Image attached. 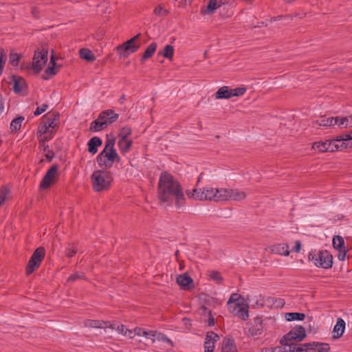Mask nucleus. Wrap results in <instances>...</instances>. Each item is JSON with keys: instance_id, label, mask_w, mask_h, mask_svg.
<instances>
[{"instance_id": "a878e982", "label": "nucleus", "mask_w": 352, "mask_h": 352, "mask_svg": "<svg viewBox=\"0 0 352 352\" xmlns=\"http://www.w3.org/2000/svg\"><path fill=\"white\" fill-rule=\"evenodd\" d=\"M133 143V140H118V146L121 154L124 155L127 153L131 150Z\"/></svg>"}, {"instance_id": "aec40b11", "label": "nucleus", "mask_w": 352, "mask_h": 352, "mask_svg": "<svg viewBox=\"0 0 352 352\" xmlns=\"http://www.w3.org/2000/svg\"><path fill=\"white\" fill-rule=\"evenodd\" d=\"M218 8L217 0H209L206 6L201 7L200 14L201 15L212 14L214 13Z\"/></svg>"}, {"instance_id": "ddd939ff", "label": "nucleus", "mask_w": 352, "mask_h": 352, "mask_svg": "<svg viewBox=\"0 0 352 352\" xmlns=\"http://www.w3.org/2000/svg\"><path fill=\"white\" fill-rule=\"evenodd\" d=\"M119 118V114L116 113L113 109H107L101 111L98 115V118L101 122H107V127L115 122Z\"/></svg>"}, {"instance_id": "f704fd0d", "label": "nucleus", "mask_w": 352, "mask_h": 352, "mask_svg": "<svg viewBox=\"0 0 352 352\" xmlns=\"http://www.w3.org/2000/svg\"><path fill=\"white\" fill-rule=\"evenodd\" d=\"M155 340H157L159 341H162L163 342L166 343L169 347L173 346V342H172V340L170 338H168L164 333H162L161 332H158L157 331H155L154 338L153 339V342H154L155 341Z\"/></svg>"}, {"instance_id": "79ce46f5", "label": "nucleus", "mask_w": 352, "mask_h": 352, "mask_svg": "<svg viewBox=\"0 0 352 352\" xmlns=\"http://www.w3.org/2000/svg\"><path fill=\"white\" fill-rule=\"evenodd\" d=\"M305 315L299 312H290L285 314V318L288 321L303 320Z\"/></svg>"}, {"instance_id": "423d86ee", "label": "nucleus", "mask_w": 352, "mask_h": 352, "mask_svg": "<svg viewBox=\"0 0 352 352\" xmlns=\"http://www.w3.org/2000/svg\"><path fill=\"white\" fill-rule=\"evenodd\" d=\"M296 352H328L329 344L325 342L295 343Z\"/></svg>"}, {"instance_id": "f03ea898", "label": "nucleus", "mask_w": 352, "mask_h": 352, "mask_svg": "<svg viewBox=\"0 0 352 352\" xmlns=\"http://www.w3.org/2000/svg\"><path fill=\"white\" fill-rule=\"evenodd\" d=\"M186 195L191 199L199 201H221L227 200L226 188L205 187L199 189L188 190Z\"/></svg>"}, {"instance_id": "1a4fd4ad", "label": "nucleus", "mask_w": 352, "mask_h": 352, "mask_svg": "<svg viewBox=\"0 0 352 352\" xmlns=\"http://www.w3.org/2000/svg\"><path fill=\"white\" fill-rule=\"evenodd\" d=\"M306 336L305 330L302 326H296L283 337L286 343H296L301 341Z\"/></svg>"}, {"instance_id": "4be33fe9", "label": "nucleus", "mask_w": 352, "mask_h": 352, "mask_svg": "<svg viewBox=\"0 0 352 352\" xmlns=\"http://www.w3.org/2000/svg\"><path fill=\"white\" fill-rule=\"evenodd\" d=\"M177 283L182 289H186L190 287L193 280L187 273H184L177 277Z\"/></svg>"}, {"instance_id": "69168bd1", "label": "nucleus", "mask_w": 352, "mask_h": 352, "mask_svg": "<svg viewBox=\"0 0 352 352\" xmlns=\"http://www.w3.org/2000/svg\"><path fill=\"white\" fill-rule=\"evenodd\" d=\"M301 248V243L300 241L295 242V245L292 248V251L295 252H299Z\"/></svg>"}, {"instance_id": "5701e85b", "label": "nucleus", "mask_w": 352, "mask_h": 352, "mask_svg": "<svg viewBox=\"0 0 352 352\" xmlns=\"http://www.w3.org/2000/svg\"><path fill=\"white\" fill-rule=\"evenodd\" d=\"M157 43L155 42H152L145 50V51L144 52L141 58H140V63L141 64H144V62L151 58L156 50H157Z\"/></svg>"}, {"instance_id": "a211bd4d", "label": "nucleus", "mask_w": 352, "mask_h": 352, "mask_svg": "<svg viewBox=\"0 0 352 352\" xmlns=\"http://www.w3.org/2000/svg\"><path fill=\"white\" fill-rule=\"evenodd\" d=\"M336 136L333 138L332 140H327V152L342 151L349 148V146L343 141L340 142V146H336V142H339L336 141Z\"/></svg>"}, {"instance_id": "13d9d810", "label": "nucleus", "mask_w": 352, "mask_h": 352, "mask_svg": "<svg viewBox=\"0 0 352 352\" xmlns=\"http://www.w3.org/2000/svg\"><path fill=\"white\" fill-rule=\"evenodd\" d=\"M210 277L212 280H214L217 283H220L222 280V277L220 273L216 271H212L210 273Z\"/></svg>"}, {"instance_id": "a19ab883", "label": "nucleus", "mask_w": 352, "mask_h": 352, "mask_svg": "<svg viewBox=\"0 0 352 352\" xmlns=\"http://www.w3.org/2000/svg\"><path fill=\"white\" fill-rule=\"evenodd\" d=\"M116 140V139L115 136L113 135V133H111L110 134H107V140L105 142V146H104V149L109 150V151H116L114 147Z\"/></svg>"}, {"instance_id": "dca6fc26", "label": "nucleus", "mask_w": 352, "mask_h": 352, "mask_svg": "<svg viewBox=\"0 0 352 352\" xmlns=\"http://www.w3.org/2000/svg\"><path fill=\"white\" fill-rule=\"evenodd\" d=\"M59 118L60 113L57 111H54L52 114L47 113V114L43 116L41 120H46V122L48 123V126H51V128L57 131L59 128V123H55V122L58 120Z\"/></svg>"}, {"instance_id": "f3484780", "label": "nucleus", "mask_w": 352, "mask_h": 352, "mask_svg": "<svg viewBox=\"0 0 352 352\" xmlns=\"http://www.w3.org/2000/svg\"><path fill=\"white\" fill-rule=\"evenodd\" d=\"M10 78L13 82L12 90L15 94H21L23 87H27V83L23 77L12 74L10 76Z\"/></svg>"}, {"instance_id": "c85d7f7f", "label": "nucleus", "mask_w": 352, "mask_h": 352, "mask_svg": "<svg viewBox=\"0 0 352 352\" xmlns=\"http://www.w3.org/2000/svg\"><path fill=\"white\" fill-rule=\"evenodd\" d=\"M80 58L87 62H93L96 60V56L93 52L88 48H81L79 50Z\"/></svg>"}, {"instance_id": "ea45409f", "label": "nucleus", "mask_w": 352, "mask_h": 352, "mask_svg": "<svg viewBox=\"0 0 352 352\" xmlns=\"http://www.w3.org/2000/svg\"><path fill=\"white\" fill-rule=\"evenodd\" d=\"M332 242L333 248L338 251L345 248L344 239L339 235L334 236Z\"/></svg>"}, {"instance_id": "0e129e2a", "label": "nucleus", "mask_w": 352, "mask_h": 352, "mask_svg": "<svg viewBox=\"0 0 352 352\" xmlns=\"http://www.w3.org/2000/svg\"><path fill=\"white\" fill-rule=\"evenodd\" d=\"M45 157L48 162H51L54 157V152L52 150H47Z\"/></svg>"}, {"instance_id": "6e6552de", "label": "nucleus", "mask_w": 352, "mask_h": 352, "mask_svg": "<svg viewBox=\"0 0 352 352\" xmlns=\"http://www.w3.org/2000/svg\"><path fill=\"white\" fill-rule=\"evenodd\" d=\"M45 256V249L43 248H37L32 254L26 267V274H32L37 269Z\"/></svg>"}, {"instance_id": "774afa93", "label": "nucleus", "mask_w": 352, "mask_h": 352, "mask_svg": "<svg viewBox=\"0 0 352 352\" xmlns=\"http://www.w3.org/2000/svg\"><path fill=\"white\" fill-rule=\"evenodd\" d=\"M135 335H136L135 333V329L133 331V330L126 329L124 331V336H128L130 338H133Z\"/></svg>"}, {"instance_id": "9d476101", "label": "nucleus", "mask_w": 352, "mask_h": 352, "mask_svg": "<svg viewBox=\"0 0 352 352\" xmlns=\"http://www.w3.org/2000/svg\"><path fill=\"white\" fill-rule=\"evenodd\" d=\"M229 311L234 316H238L243 320H246L249 318L248 306L243 302H238V304L230 305L228 307Z\"/></svg>"}, {"instance_id": "8fccbe9b", "label": "nucleus", "mask_w": 352, "mask_h": 352, "mask_svg": "<svg viewBox=\"0 0 352 352\" xmlns=\"http://www.w3.org/2000/svg\"><path fill=\"white\" fill-rule=\"evenodd\" d=\"M21 56L16 53L11 52L9 55V63L13 67H16L19 65Z\"/></svg>"}, {"instance_id": "7ed1b4c3", "label": "nucleus", "mask_w": 352, "mask_h": 352, "mask_svg": "<svg viewBox=\"0 0 352 352\" xmlns=\"http://www.w3.org/2000/svg\"><path fill=\"white\" fill-rule=\"evenodd\" d=\"M141 34L138 33L116 47V51L120 58H126L131 54L136 52L139 50L140 43H136V41L138 40Z\"/></svg>"}, {"instance_id": "e433bc0d", "label": "nucleus", "mask_w": 352, "mask_h": 352, "mask_svg": "<svg viewBox=\"0 0 352 352\" xmlns=\"http://www.w3.org/2000/svg\"><path fill=\"white\" fill-rule=\"evenodd\" d=\"M335 140L338 141L339 142L343 141L346 144L350 146L349 148H352V130L350 131L348 133H343L340 135H337Z\"/></svg>"}, {"instance_id": "37998d69", "label": "nucleus", "mask_w": 352, "mask_h": 352, "mask_svg": "<svg viewBox=\"0 0 352 352\" xmlns=\"http://www.w3.org/2000/svg\"><path fill=\"white\" fill-rule=\"evenodd\" d=\"M56 177H43L40 183V188L45 190L56 182Z\"/></svg>"}, {"instance_id": "3c124183", "label": "nucleus", "mask_w": 352, "mask_h": 352, "mask_svg": "<svg viewBox=\"0 0 352 352\" xmlns=\"http://www.w3.org/2000/svg\"><path fill=\"white\" fill-rule=\"evenodd\" d=\"M312 148L320 152H327V140L325 142H316L313 144Z\"/></svg>"}, {"instance_id": "f257e3e1", "label": "nucleus", "mask_w": 352, "mask_h": 352, "mask_svg": "<svg viewBox=\"0 0 352 352\" xmlns=\"http://www.w3.org/2000/svg\"><path fill=\"white\" fill-rule=\"evenodd\" d=\"M158 194L161 202L170 205L175 200L178 208L184 204V195L179 183L174 177H160Z\"/></svg>"}, {"instance_id": "de8ad7c7", "label": "nucleus", "mask_w": 352, "mask_h": 352, "mask_svg": "<svg viewBox=\"0 0 352 352\" xmlns=\"http://www.w3.org/2000/svg\"><path fill=\"white\" fill-rule=\"evenodd\" d=\"M346 122H347V116L333 117V126L336 124L341 129H346V127H345V123H346Z\"/></svg>"}, {"instance_id": "c756f323", "label": "nucleus", "mask_w": 352, "mask_h": 352, "mask_svg": "<svg viewBox=\"0 0 352 352\" xmlns=\"http://www.w3.org/2000/svg\"><path fill=\"white\" fill-rule=\"evenodd\" d=\"M174 51L175 50L173 45H166L164 46L162 50L158 52L157 55L162 56L165 58L172 60L174 56Z\"/></svg>"}, {"instance_id": "09e8293b", "label": "nucleus", "mask_w": 352, "mask_h": 352, "mask_svg": "<svg viewBox=\"0 0 352 352\" xmlns=\"http://www.w3.org/2000/svg\"><path fill=\"white\" fill-rule=\"evenodd\" d=\"M7 57L6 53L3 48H0V76L2 74L6 63Z\"/></svg>"}, {"instance_id": "e2e57ef3", "label": "nucleus", "mask_w": 352, "mask_h": 352, "mask_svg": "<svg viewBox=\"0 0 352 352\" xmlns=\"http://www.w3.org/2000/svg\"><path fill=\"white\" fill-rule=\"evenodd\" d=\"M65 252H66V255L68 257H72L76 254L77 250L74 247L69 246L68 248H67Z\"/></svg>"}, {"instance_id": "9b49d317", "label": "nucleus", "mask_w": 352, "mask_h": 352, "mask_svg": "<svg viewBox=\"0 0 352 352\" xmlns=\"http://www.w3.org/2000/svg\"><path fill=\"white\" fill-rule=\"evenodd\" d=\"M93 188L96 192L107 190L112 183V177H91Z\"/></svg>"}, {"instance_id": "6ab92c4d", "label": "nucleus", "mask_w": 352, "mask_h": 352, "mask_svg": "<svg viewBox=\"0 0 352 352\" xmlns=\"http://www.w3.org/2000/svg\"><path fill=\"white\" fill-rule=\"evenodd\" d=\"M102 144V140L100 138L94 136L92 137L87 142L88 151L94 155L98 152V148Z\"/></svg>"}, {"instance_id": "0eeeda50", "label": "nucleus", "mask_w": 352, "mask_h": 352, "mask_svg": "<svg viewBox=\"0 0 352 352\" xmlns=\"http://www.w3.org/2000/svg\"><path fill=\"white\" fill-rule=\"evenodd\" d=\"M43 121L44 120H41L36 131V137L39 144L49 142L54 138L56 133V130H54L51 126H48L47 122Z\"/></svg>"}, {"instance_id": "bb28decb", "label": "nucleus", "mask_w": 352, "mask_h": 352, "mask_svg": "<svg viewBox=\"0 0 352 352\" xmlns=\"http://www.w3.org/2000/svg\"><path fill=\"white\" fill-rule=\"evenodd\" d=\"M214 96L215 98L219 100L230 99L231 98L230 88L228 86H223L217 91Z\"/></svg>"}, {"instance_id": "f8f14e48", "label": "nucleus", "mask_w": 352, "mask_h": 352, "mask_svg": "<svg viewBox=\"0 0 352 352\" xmlns=\"http://www.w3.org/2000/svg\"><path fill=\"white\" fill-rule=\"evenodd\" d=\"M263 331V324L261 318L256 317L254 318L250 327L248 330V335L252 337L258 336Z\"/></svg>"}, {"instance_id": "4d7b16f0", "label": "nucleus", "mask_w": 352, "mask_h": 352, "mask_svg": "<svg viewBox=\"0 0 352 352\" xmlns=\"http://www.w3.org/2000/svg\"><path fill=\"white\" fill-rule=\"evenodd\" d=\"M58 170L57 164H53L45 173L44 176H56Z\"/></svg>"}, {"instance_id": "4c0bfd02", "label": "nucleus", "mask_w": 352, "mask_h": 352, "mask_svg": "<svg viewBox=\"0 0 352 352\" xmlns=\"http://www.w3.org/2000/svg\"><path fill=\"white\" fill-rule=\"evenodd\" d=\"M85 324L87 327L92 328H105L108 327L107 325V322L96 320H87L85 322Z\"/></svg>"}, {"instance_id": "2eb2a0df", "label": "nucleus", "mask_w": 352, "mask_h": 352, "mask_svg": "<svg viewBox=\"0 0 352 352\" xmlns=\"http://www.w3.org/2000/svg\"><path fill=\"white\" fill-rule=\"evenodd\" d=\"M219 340L218 334L214 332L208 333L205 338L204 350L205 352H213L215 343Z\"/></svg>"}, {"instance_id": "39448f33", "label": "nucleus", "mask_w": 352, "mask_h": 352, "mask_svg": "<svg viewBox=\"0 0 352 352\" xmlns=\"http://www.w3.org/2000/svg\"><path fill=\"white\" fill-rule=\"evenodd\" d=\"M97 162L102 168H111L114 162L120 161V157L116 151L103 149L96 157Z\"/></svg>"}, {"instance_id": "58836bf2", "label": "nucleus", "mask_w": 352, "mask_h": 352, "mask_svg": "<svg viewBox=\"0 0 352 352\" xmlns=\"http://www.w3.org/2000/svg\"><path fill=\"white\" fill-rule=\"evenodd\" d=\"M221 352H237L234 342L231 340H223Z\"/></svg>"}, {"instance_id": "603ef678", "label": "nucleus", "mask_w": 352, "mask_h": 352, "mask_svg": "<svg viewBox=\"0 0 352 352\" xmlns=\"http://www.w3.org/2000/svg\"><path fill=\"white\" fill-rule=\"evenodd\" d=\"M247 91V88L242 87H237L235 89H230L231 91V98L233 96H243L245 91Z\"/></svg>"}, {"instance_id": "49530a36", "label": "nucleus", "mask_w": 352, "mask_h": 352, "mask_svg": "<svg viewBox=\"0 0 352 352\" xmlns=\"http://www.w3.org/2000/svg\"><path fill=\"white\" fill-rule=\"evenodd\" d=\"M244 301H245L244 299L241 296V295H239V294L234 293V294H231V296L227 302V305H228V307H229L230 305L238 304V302H239V303L243 302Z\"/></svg>"}, {"instance_id": "20e7f679", "label": "nucleus", "mask_w": 352, "mask_h": 352, "mask_svg": "<svg viewBox=\"0 0 352 352\" xmlns=\"http://www.w3.org/2000/svg\"><path fill=\"white\" fill-rule=\"evenodd\" d=\"M309 258L316 267L329 269L332 267L333 257L327 250H321L317 253H309Z\"/></svg>"}, {"instance_id": "4468645a", "label": "nucleus", "mask_w": 352, "mask_h": 352, "mask_svg": "<svg viewBox=\"0 0 352 352\" xmlns=\"http://www.w3.org/2000/svg\"><path fill=\"white\" fill-rule=\"evenodd\" d=\"M280 342V346L264 348L261 352H296L295 343L283 344L282 340Z\"/></svg>"}, {"instance_id": "bf43d9fd", "label": "nucleus", "mask_w": 352, "mask_h": 352, "mask_svg": "<svg viewBox=\"0 0 352 352\" xmlns=\"http://www.w3.org/2000/svg\"><path fill=\"white\" fill-rule=\"evenodd\" d=\"M48 108V104L45 103L43 104L41 107H38L36 110L34 111V115L35 116H38L41 113H44Z\"/></svg>"}, {"instance_id": "393cba45", "label": "nucleus", "mask_w": 352, "mask_h": 352, "mask_svg": "<svg viewBox=\"0 0 352 352\" xmlns=\"http://www.w3.org/2000/svg\"><path fill=\"white\" fill-rule=\"evenodd\" d=\"M226 192H227V193H226V194L228 195V196H226L227 200L230 198L234 201H241L245 198V194L243 191H239V190H234V189H227L226 188Z\"/></svg>"}, {"instance_id": "c9c22d12", "label": "nucleus", "mask_w": 352, "mask_h": 352, "mask_svg": "<svg viewBox=\"0 0 352 352\" xmlns=\"http://www.w3.org/2000/svg\"><path fill=\"white\" fill-rule=\"evenodd\" d=\"M58 66L49 65L45 70L44 74H42L41 77L43 80H49L52 76H55L58 70L56 69Z\"/></svg>"}, {"instance_id": "5fc2aeb1", "label": "nucleus", "mask_w": 352, "mask_h": 352, "mask_svg": "<svg viewBox=\"0 0 352 352\" xmlns=\"http://www.w3.org/2000/svg\"><path fill=\"white\" fill-rule=\"evenodd\" d=\"M154 13H155V15H157L158 16H166L169 13V11L167 10H165L161 6H157L154 9Z\"/></svg>"}, {"instance_id": "cd10ccee", "label": "nucleus", "mask_w": 352, "mask_h": 352, "mask_svg": "<svg viewBox=\"0 0 352 352\" xmlns=\"http://www.w3.org/2000/svg\"><path fill=\"white\" fill-rule=\"evenodd\" d=\"M47 55L48 47L47 44H45L42 45V49L41 50L38 49L34 52V57L37 56L38 60L43 61L42 65H45L47 61Z\"/></svg>"}, {"instance_id": "864d4df0", "label": "nucleus", "mask_w": 352, "mask_h": 352, "mask_svg": "<svg viewBox=\"0 0 352 352\" xmlns=\"http://www.w3.org/2000/svg\"><path fill=\"white\" fill-rule=\"evenodd\" d=\"M109 327L111 328L112 329H116L118 331V333L123 336H124V331L126 329L123 324H120L117 322L110 324Z\"/></svg>"}, {"instance_id": "b1692460", "label": "nucleus", "mask_w": 352, "mask_h": 352, "mask_svg": "<svg viewBox=\"0 0 352 352\" xmlns=\"http://www.w3.org/2000/svg\"><path fill=\"white\" fill-rule=\"evenodd\" d=\"M271 251L276 254L288 256L289 254V246L287 243H278L270 247Z\"/></svg>"}, {"instance_id": "c03bdc74", "label": "nucleus", "mask_w": 352, "mask_h": 352, "mask_svg": "<svg viewBox=\"0 0 352 352\" xmlns=\"http://www.w3.org/2000/svg\"><path fill=\"white\" fill-rule=\"evenodd\" d=\"M10 190L7 186H2L0 188V207L9 199Z\"/></svg>"}, {"instance_id": "338daca9", "label": "nucleus", "mask_w": 352, "mask_h": 352, "mask_svg": "<svg viewBox=\"0 0 352 352\" xmlns=\"http://www.w3.org/2000/svg\"><path fill=\"white\" fill-rule=\"evenodd\" d=\"M223 8H221L220 11H219V14L221 15V16L223 19H226V18L229 17L230 15H232V12H229L227 10L226 12H225V11H223Z\"/></svg>"}, {"instance_id": "052dcab7", "label": "nucleus", "mask_w": 352, "mask_h": 352, "mask_svg": "<svg viewBox=\"0 0 352 352\" xmlns=\"http://www.w3.org/2000/svg\"><path fill=\"white\" fill-rule=\"evenodd\" d=\"M320 124L322 126H333V117L322 119Z\"/></svg>"}, {"instance_id": "2f4dec72", "label": "nucleus", "mask_w": 352, "mask_h": 352, "mask_svg": "<svg viewBox=\"0 0 352 352\" xmlns=\"http://www.w3.org/2000/svg\"><path fill=\"white\" fill-rule=\"evenodd\" d=\"M107 122H101L98 118L91 122L89 131L92 132H98L107 128Z\"/></svg>"}, {"instance_id": "473e14b6", "label": "nucleus", "mask_w": 352, "mask_h": 352, "mask_svg": "<svg viewBox=\"0 0 352 352\" xmlns=\"http://www.w3.org/2000/svg\"><path fill=\"white\" fill-rule=\"evenodd\" d=\"M155 333V331L153 330H146L145 329L139 327L135 329V333L137 336H143L145 337L146 338L151 339L152 340L154 338Z\"/></svg>"}, {"instance_id": "7c9ffc66", "label": "nucleus", "mask_w": 352, "mask_h": 352, "mask_svg": "<svg viewBox=\"0 0 352 352\" xmlns=\"http://www.w3.org/2000/svg\"><path fill=\"white\" fill-rule=\"evenodd\" d=\"M25 118L22 116H17L15 118H14L10 126V129L11 130V133H16L18 131L21 129L22 122L24 120Z\"/></svg>"}, {"instance_id": "72a5a7b5", "label": "nucleus", "mask_w": 352, "mask_h": 352, "mask_svg": "<svg viewBox=\"0 0 352 352\" xmlns=\"http://www.w3.org/2000/svg\"><path fill=\"white\" fill-rule=\"evenodd\" d=\"M43 61L38 59V57H33L32 64L31 67H28V68H31L33 70V72L35 75L39 74V73L43 69V67L45 65H42Z\"/></svg>"}, {"instance_id": "680f3d73", "label": "nucleus", "mask_w": 352, "mask_h": 352, "mask_svg": "<svg viewBox=\"0 0 352 352\" xmlns=\"http://www.w3.org/2000/svg\"><path fill=\"white\" fill-rule=\"evenodd\" d=\"M40 12H41V10L38 7L32 6L31 8V14L34 19H40Z\"/></svg>"}, {"instance_id": "412c9836", "label": "nucleus", "mask_w": 352, "mask_h": 352, "mask_svg": "<svg viewBox=\"0 0 352 352\" xmlns=\"http://www.w3.org/2000/svg\"><path fill=\"white\" fill-rule=\"evenodd\" d=\"M345 322L342 318H339L337 319L336 324L333 329V338L334 339L339 338L343 335L345 329Z\"/></svg>"}, {"instance_id": "a18cd8bd", "label": "nucleus", "mask_w": 352, "mask_h": 352, "mask_svg": "<svg viewBox=\"0 0 352 352\" xmlns=\"http://www.w3.org/2000/svg\"><path fill=\"white\" fill-rule=\"evenodd\" d=\"M132 129L129 126H123L119 134H118V140H128L129 137L131 135Z\"/></svg>"}, {"instance_id": "6e6d98bb", "label": "nucleus", "mask_w": 352, "mask_h": 352, "mask_svg": "<svg viewBox=\"0 0 352 352\" xmlns=\"http://www.w3.org/2000/svg\"><path fill=\"white\" fill-rule=\"evenodd\" d=\"M85 276L83 273L76 272L75 274H71L68 278L67 282H74L77 280L85 279Z\"/></svg>"}]
</instances>
